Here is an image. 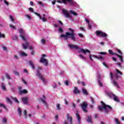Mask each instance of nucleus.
<instances>
[{
    "instance_id": "obj_32",
    "label": "nucleus",
    "mask_w": 124,
    "mask_h": 124,
    "mask_svg": "<svg viewBox=\"0 0 124 124\" xmlns=\"http://www.w3.org/2000/svg\"><path fill=\"white\" fill-rule=\"evenodd\" d=\"M56 108H57V110H60L61 109V105L60 104H57L56 105Z\"/></svg>"
},
{
    "instance_id": "obj_3",
    "label": "nucleus",
    "mask_w": 124,
    "mask_h": 124,
    "mask_svg": "<svg viewBox=\"0 0 124 124\" xmlns=\"http://www.w3.org/2000/svg\"><path fill=\"white\" fill-rule=\"evenodd\" d=\"M101 103L102 106H99L98 107L99 111L104 112L106 114H108L112 110V107L111 106L105 104L103 101H101Z\"/></svg>"
},
{
    "instance_id": "obj_7",
    "label": "nucleus",
    "mask_w": 124,
    "mask_h": 124,
    "mask_svg": "<svg viewBox=\"0 0 124 124\" xmlns=\"http://www.w3.org/2000/svg\"><path fill=\"white\" fill-rule=\"evenodd\" d=\"M40 70H42V68H41V67H38L36 75L37 77L39 78V79H40V80H42V81H43L44 84H46V80H45V78H44V77H43V76H42V74L40 73Z\"/></svg>"
},
{
    "instance_id": "obj_29",
    "label": "nucleus",
    "mask_w": 124,
    "mask_h": 124,
    "mask_svg": "<svg viewBox=\"0 0 124 124\" xmlns=\"http://www.w3.org/2000/svg\"><path fill=\"white\" fill-rule=\"evenodd\" d=\"M12 38L13 40H16V41L18 40V37L16 35H13L12 36Z\"/></svg>"
},
{
    "instance_id": "obj_55",
    "label": "nucleus",
    "mask_w": 124,
    "mask_h": 124,
    "mask_svg": "<svg viewBox=\"0 0 124 124\" xmlns=\"http://www.w3.org/2000/svg\"><path fill=\"white\" fill-rule=\"evenodd\" d=\"M23 72L25 73H27V74H29V71H28V70H27L26 69H24Z\"/></svg>"
},
{
    "instance_id": "obj_2",
    "label": "nucleus",
    "mask_w": 124,
    "mask_h": 124,
    "mask_svg": "<svg viewBox=\"0 0 124 124\" xmlns=\"http://www.w3.org/2000/svg\"><path fill=\"white\" fill-rule=\"evenodd\" d=\"M116 73L114 75H113V73L110 72V79L112 81V85L114 86V87L117 88V89H120V86H119L118 83H117V82H116V80H115L114 79L118 80V78H119V76H118V74H119V75H123V73H122V72L118 70V69H116Z\"/></svg>"
},
{
    "instance_id": "obj_1",
    "label": "nucleus",
    "mask_w": 124,
    "mask_h": 124,
    "mask_svg": "<svg viewBox=\"0 0 124 124\" xmlns=\"http://www.w3.org/2000/svg\"><path fill=\"white\" fill-rule=\"evenodd\" d=\"M68 31L69 32H66L65 34H61L60 37L61 38H64V40H68L70 38L72 41H77V38L76 37V34L74 33L75 31L71 28H69Z\"/></svg>"
},
{
    "instance_id": "obj_21",
    "label": "nucleus",
    "mask_w": 124,
    "mask_h": 124,
    "mask_svg": "<svg viewBox=\"0 0 124 124\" xmlns=\"http://www.w3.org/2000/svg\"><path fill=\"white\" fill-rule=\"evenodd\" d=\"M80 52H82L83 54H86V53H90V50L88 49H86L85 50L83 48L79 49Z\"/></svg>"
},
{
    "instance_id": "obj_42",
    "label": "nucleus",
    "mask_w": 124,
    "mask_h": 124,
    "mask_svg": "<svg viewBox=\"0 0 124 124\" xmlns=\"http://www.w3.org/2000/svg\"><path fill=\"white\" fill-rule=\"evenodd\" d=\"M0 107H3L4 109L6 108V106H5L4 104L1 103H0Z\"/></svg>"
},
{
    "instance_id": "obj_61",
    "label": "nucleus",
    "mask_w": 124,
    "mask_h": 124,
    "mask_svg": "<svg viewBox=\"0 0 124 124\" xmlns=\"http://www.w3.org/2000/svg\"><path fill=\"white\" fill-rule=\"evenodd\" d=\"M22 81H23L24 84H25V85H27V84H28V83H27V82H26V80H24V79H22Z\"/></svg>"
},
{
    "instance_id": "obj_37",
    "label": "nucleus",
    "mask_w": 124,
    "mask_h": 124,
    "mask_svg": "<svg viewBox=\"0 0 124 124\" xmlns=\"http://www.w3.org/2000/svg\"><path fill=\"white\" fill-rule=\"evenodd\" d=\"M118 57L120 59V60L122 62H124V60H123V56H120V55H118Z\"/></svg>"
},
{
    "instance_id": "obj_20",
    "label": "nucleus",
    "mask_w": 124,
    "mask_h": 124,
    "mask_svg": "<svg viewBox=\"0 0 124 124\" xmlns=\"http://www.w3.org/2000/svg\"><path fill=\"white\" fill-rule=\"evenodd\" d=\"M28 97H25L24 98H22V102L23 103V104H26V105H28Z\"/></svg>"
},
{
    "instance_id": "obj_30",
    "label": "nucleus",
    "mask_w": 124,
    "mask_h": 124,
    "mask_svg": "<svg viewBox=\"0 0 124 124\" xmlns=\"http://www.w3.org/2000/svg\"><path fill=\"white\" fill-rule=\"evenodd\" d=\"M20 54L21 56H22V57L27 56V54L24 51H20Z\"/></svg>"
},
{
    "instance_id": "obj_58",
    "label": "nucleus",
    "mask_w": 124,
    "mask_h": 124,
    "mask_svg": "<svg viewBox=\"0 0 124 124\" xmlns=\"http://www.w3.org/2000/svg\"><path fill=\"white\" fill-rule=\"evenodd\" d=\"M58 23H59V24H60V25H61V26H63V23H62V21H61V20H58Z\"/></svg>"
},
{
    "instance_id": "obj_46",
    "label": "nucleus",
    "mask_w": 124,
    "mask_h": 124,
    "mask_svg": "<svg viewBox=\"0 0 124 124\" xmlns=\"http://www.w3.org/2000/svg\"><path fill=\"white\" fill-rule=\"evenodd\" d=\"M2 48L3 50H4V51H7V48L6 47V46H2Z\"/></svg>"
},
{
    "instance_id": "obj_16",
    "label": "nucleus",
    "mask_w": 124,
    "mask_h": 124,
    "mask_svg": "<svg viewBox=\"0 0 124 124\" xmlns=\"http://www.w3.org/2000/svg\"><path fill=\"white\" fill-rule=\"evenodd\" d=\"M76 118L78 120V122L79 124H81V117H80V115H79V113H78V111H77V113L76 114Z\"/></svg>"
},
{
    "instance_id": "obj_11",
    "label": "nucleus",
    "mask_w": 124,
    "mask_h": 124,
    "mask_svg": "<svg viewBox=\"0 0 124 124\" xmlns=\"http://www.w3.org/2000/svg\"><path fill=\"white\" fill-rule=\"evenodd\" d=\"M95 33L98 36L104 37L105 39H107V36H108V34H107V33L100 31H96Z\"/></svg>"
},
{
    "instance_id": "obj_10",
    "label": "nucleus",
    "mask_w": 124,
    "mask_h": 124,
    "mask_svg": "<svg viewBox=\"0 0 124 124\" xmlns=\"http://www.w3.org/2000/svg\"><path fill=\"white\" fill-rule=\"evenodd\" d=\"M19 33H20V37H21V39L22 40H24V41H27L26 38L27 37V35H26V33L23 30V29H19Z\"/></svg>"
},
{
    "instance_id": "obj_51",
    "label": "nucleus",
    "mask_w": 124,
    "mask_h": 124,
    "mask_svg": "<svg viewBox=\"0 0 124 124\" xmlns=\"http://www.w3.org/2000/svg\"><path fill=\"white\" fill-rule=\"evenodd\" d=\"M14 74H15V75H16V76H19V72L15 71L14 72Z\"/></svg>"
},
{
    "instance_id": "obj_9",
    "label": "nucleus",
    "mask_w": 124,
    "mask_h": 124,
    "mask_svg": "<svg viewBox=\"0 0 124 124\" xmlns=\"http://www.w3.org/2000/svg\"><path fill=\"white\" fill-rule=\"evenodd\" d=\"M105 93L108 96V97H110V98L113 97L114 100H115V101L116 102H120V100H119V99H118V97L115 95V94H113V93L111 92L106 91Z\"/></svg>"
},
{
    "instance_id": "obj_24",
    "label": "nucleus",
    "mask_w": 124,
    "mask_h": 124,
    "mask_svg": "<svg viewBox=\"0 0 124 124\" xmlns=\"http://www.w3.org/2000/svg\"><path fill=\"white\" fill-rule=\"evenodd\" d=\"M1 88L2 90V91H4V92H5L6 91V86H5L4 83H1Z\"/></svg>"
},
{
    "instance_id": "obj_62",
    "label": "nucleus",
    "mask_w": 124,
    "mask_h": 124,
    "mask_svg": "<svg viewBox=\"0 0 124 124\" xmlns=\"http://www.w3.org/2000/svg\"><path fill=\"white\" fill-rule=\"evenodd\" d=\"M112 60L114 61V62H117V59L115 57H112Z\"/></svg>"
},
{
    "instance_id": "obj_4",
    "label": "nucleus",
    "mask_w": 124,
    "mask_h": 124,
    "mask_svg": "<svg viewBox=\"0 0 124 124\" xmlns=\"http://www.w3.org/2000/svg\"><path fill=\"white\" fill-rule=\"evenodd\" d=\"M62 14L66 18H71V16H70V14H71V15H73V16H77L78 15L77 13L72 10H70L69 12L65 9H62Z\"/></svg>"
},
{
    "instance_id": "obj_6",
    "label": "nucleus",
    "mask_w": 124,
    "mask_h": 124,
    "mask_svg": "<svg viewBox=\"0 0 124 124\" xmlns=\"http://www.w3.org/2000/svg\"><path fill=\"white\" fill-rule=\"evenodd\" d=\"M57 2H59V3H64V4H70V5H76V2H75L73 0H62L61 1L60 0H57Z\"/></svg>"
},
{
    "instance_id": "obj_53",
    "label": "nucleus",
    "mask_w": 124,
    "mask_h": 124,
    "mask_svg": "<svg viewBox=\"0 0 124 124\" xmlns=\"http://www.w3.org/2000/svg\"><path fill=\"white\" fill-rule=\"evenodd\" d=\"M10 19L11 20L12 22H14V18L12 16H10Z\"/></svg>"
},
{
    "instance_id": "obj_22",
    "label": "nucleus",
    "mask_w": 124,
    "mask_h": 124,
    "mask_svg": "<svg viewBox=\"0 0 124 124\" xmlns=\"http://www.w3.org/2000/svg\"><path fill=\"white\" fill-rule=\"evenodd\" d=\"M29 63L30 65H31L32 69H34V68H35V67H34V63H33V62H32V61L30 60L29 62Z\"/></svg>"
},
{
    "instance_id": "obj_13",
    "label": "nucleus",
    "mask_w": 124,
    "mask_h": 124,
    "mask_svg": "<svg viewBox=\"0 0 124 124\" xmlns=\"http://www.w3.org/2000/svg\"><path fill=\"white\" fill-rule=\"evenodd\" d=\"M42 102L44 104L45 106L46 107V108H48V104L47 103V102H46V97H45V96L43 95L42 98H40Z\"/></svg>"
},
{
    "instance_id": "obj_35",
    "label": "nucleus",
    "mask_w": 124,
    "mask_h": 124,
    "mask_svg": "<svg viewBox=\"0 0 124 124\" xmlns=\"http://www.w3.org/2000/svg\"><path fill=\"white\" fill-rule=\"evenodd\" d=\"M13 100L15 101V102L16 103H20V102L19 101V100H18V99H17V98H13Z\"/></svg>"
},
{
    "instance_id": "obj_17",
    "label": "nucleus",
    "mask_w": 124,
    "mask_h": 124,
    "mask_svg": "<svg viewBox=\"0 0 124 124\" xmlns=\"http://www.w3.org/2000/svg\"><path fill=\"white\" fill-rule=\"evenodd\" d=\"M73 93L74 94H77L78 93V94H80V91L78 90V88L76 87H74V90L73 91Z\"/></svg>"
},
{
    "instance_id": "obj_19",
    "label": "nucleus",
    "mask_w": 124,
    "mask_h": 124,
    "mask_svg": "<svg viewBox=\"0 0 124 124\" xmlns=\"http://www.w3.org/2000/svg\"><path fill=\"white\" fill-rule=\"evenodd\" d=\"M25 93H28V91L26 89L19 91V94L20 95L25 94Z\"/></svg>"
},
{
    "instance_id": "obj_25",
    "label": "nucleus",
    "mask_w": 124,
    "mask_h": 124,
    "mask_svg": "<svg viewBox=\"0 0 124 124\" xmlns=\"http://www.w3.org/2000/svg\"><path fill=\"white\" fill-rule=\"evenodd\" d=\"M17 112L20 117H21V115H22V110L20 107L17 108Z\"/></svg>"
},
{
    "instance_id": "obj_34",
    "label": "nucleus",
    "mask_w": 124,
    "mask_h": 124,
    "mask_svg": "<svg viewBox=\"0 0 124 124\" xmlns=\"http://www.w3.org/2000/svg\"><path fill=\"white\" fill-rule=\"evenodd\" d=\"M5 76L7 79H9V80H11V77H10V76L8 75L7 73L5 74Z\"/></svg>"
},
{
    "instance_id": "obj_36",
    "label": "nucleus",
    "mask_w": 124,
    "mask_h": 124,
    "mask_svg": "<svg viewBox=\"0 0 124 124\" xmlns=\"http://www.w3.org/2000/svg\"><path fill=\"white\" fill-rule=\"evenodd\" d=\"M2 122L3 123V124H6L7 122V119L5 118H3V119L2 120Z\"/></svg>"
},
{
    "instance_id": "obj_60",
    "label": "nucleus",
    "mask_w": 124,
    "mask_h": 124,
    "mask_svg": "<svg viewBox=\"0 0 124 124\" xmlns=\"http://www.w3.org/2000/svg\"><path fill=\"white\" fill-rule=\"evenodd\" d=\"M52 87L54 89H56V88H57V85L56 83H54V84L52 85Z\"/></svg>"
},
{
    "instance_id": "obj_8",
    "label": "nucleus",
    "mask_w": 124,
    "mask_h": 124,
    "mask_svg": "<svg viewBox=\"0 0 124 124\" xmlns=\"http://www.w3.org/2000/svg\"><path fill=\"white\" fill-rule=\"evenodd\" d=\"M30 44L27 42H26L25 44H22V46L23 47V49H24V50H26L28 47H29V48L30 50H31L32 51L31 52V55H34V51H33V47H32V46H29Z\"/></svg>"
},
{
    "instance_id": "obj_56",
    "label": "nucleus",
    "mask_w": 124,
    "mask_h": 124,
    "mask_svg": "<svg viewBox=\"0 0 124 124\" xmlns=\"http://www.w3.org/2000/svg\"><path fill=\"white\" fill-rule=\"evenodd\" d=\"M14 58L15 60H18L19 59V57L17 55H14Z\"/></svg>"
},
{
    "instance_id": "obj_59",
    "label": "nucleus",
    "mask_w": 124,
    "mask_h": 124,
    "mask_svg": "<svg viewBox=\"0 0 124 124\" xmlns=\"http://www.w3.org/2000/svg\"><path fill=\"white\" fill-rule=\"evenodd\" d=\"M78 36H79V37H83L84 36L83 35V34L82 33H78Z\"/></svg>"
},
{
    "instance_id": "obj_50",
    "label": "nucleus",
    "mask_w": 124,
    "mask_h": 124,
    "mask_svg": "<svg viewBox=\"0 0 124 124\" xmlns=\"http://www.w3.org/2000/svg\"><path fill=\"white\" fill-rule=\"evenodd\" d=\"M90 98H91V99L92 103L93 104H94V100H93V98L91 97Z\"/></svg>"
},
{
    "instance_id": "obj_40",
    "label": "nucleus",
    "mask_w": 124,
    "mask_h": 124,
    "mask_svg": "<svg viewBox=\"0 0 124 124\" xmlns=\"http://www.w3.org/2000/svg\"><path fill=\"white\" fill-rule=\"evenodd\" d=\"M4 37H5L4 34H2L1 32H0V38H4Z\"/></svg>"
},
{
    "instance_id": "obj_14",
    "label": "nucleus",
    "mask_w": 124,
    "mask_h": 124,
    "mask_svg": "<svg viewBox=\"0 0 124 124\" xmlns=\"http://www.w3.org/2000/svg\"><path fill=\"white\" fill-rule=\"evenodd\" d=\"M40 62H41L42 63H45V66H47L48 65V60L45 59L43 57L41 58Z\"/></svg>"
},
{
    "instance_id": "obj_41",
    "label": "nucleus",
    "mask_w": 124,
    "mask_h": 124,
    "mask_svg": "<svg viewBox=\"0 0 124 124\" xmlns=\"http://www.w3.org/2000/svg\"><path fill=\"white\" fill-rule=\"evenodd\" d=\"M98 85L99 86V87H103V85L102 84L101 81H100V80H98Z\"/></svg>"
},
{
    "instance_id": "obj_44",
    "label": "nucleus",
    "mask_w": 124,
    "mask_h": 124,
    "mask_svg": "<svg viewBox=\"0 0 124 124\" xmlns=\"http://www.w3.org/2000/svg\"><path fill=\"white\" fill-rule=\"evenodd\" d=\"M108 53L109 54H110V55H113V54L114 53V52H113V50H112L111 49L108 50Z\"/></svg>"
},
{
    "instance_id": "obj_33",
    "label": "nucleus",
    "mask_w": 124,
    "mask_h": 124,
    "mask_svg": "<svg viewBox=\"0 0 124 124\" xmlns=\"http://www.w3.org/2000/svg\"><path fill=\"white\" fill-rule=\"evenodd\" d=\"M38 3L42 6V7H44L45 6V4H44L42 1H38Z\"/></svg>"
},
{
    "instance_id": "obj_28",
    "label": "nucleus",
    "mask_w": 124,
    "mask_h": 124,
    "mask_svg": "<svg viewBox=\"0 0 124 124\" xmlns=\"http://www.w3.org/2000/svg\"><path fill=\"white\" fill-rule=\"evenodd\" d=\"M25 18H27V19H28V20H31V17L28 14H25Z\"/></svg>"
},
{
    "instance_id": "obj_39",
    "label": "nucleus",
    "mask_w": 124,
    "mask_h": 124,
    "mask_svg": "<svg viewBox=\"0 0 124 124\" xmlns=\"http://www.w3.org/2000/svg\"><path fill=\"white\" fill-rule=\"evenodd\" d=\"M79 58H80V59H82V60H86V58L84 57V56H83L82 54H79Z\"/></svg>"
},
{
    "instance_id": "obj_47",
    "label": "nucleus",
    "mask_w": 124,
    "mask_h": 124,
    "mask_svg": "<svg viewBox=\"0 0 124 124\" xmlns=\"http://www.w3.org/2000/svg\"><path fill=\"white\" fill-rule=\"evenodd\" d=\"M117 51L118 52V54H120V55H123V53H122V51H121V50H120V49H116Z\"/></svg>"
},
{
    "instance_id": "obj_15",
    "label": "nucleus",
    "mask_w": 124,
    "mask_h": 124,
    "mask_svg": "<svg viewBox=\"0 0 124 124\" xmlns=\"http://www.w3.org/2000/svg\"><path fill=\"white\" fill-rule=\"evenodd\" d=\"M85 20L88 24V28L90 30L92 29V24H93V21H90L88 18H85Z\"/></svg>"
},
{
    "instance_id": "obj_38",
    "label": "nucleus",
    "mask_w": 124,
    "mask_h": 124,
    "mask_svg": "<svg viewBox=\"0 0 124 124\" xmlns=\"http://www.w3.org/2000/svg\"><path fill=\"white\" fill-rule=\"evenodd\" d=\"M41 42L42 44L44 45V44H45V43L46 42V40H45V39H42L41 40Z\"/></svg>"
},
{
    "instance_id": "obj_49",
    "label": "nucleus",
    "mask_w": 124,
    "mask_h": 124,
    "mask_svg": "<svg viewBox=\"0 0 124 124\" xmlns=\"http://www.w3.org/2000/svg\"><path fill=\"white\" fill-rule=\"evenodd\" d=\"M100 55H107V53L104 52H100L99 53Z\"/></svg>"
},
{
    "instance_id": "obj_48",
    "label": "nucleus",
    "mask_w": 124,
    "mask_h": 124,
    "mask_svg": "<svg viewBox=\"0 0 124 124\" xmlns=\"http://www.w3.org/2000/svg\"><path fill=\"white\" fill-rule=\"evenodd\" d=\"M115 122L117 124H121V123H120V122H119V120H118V119L117 118L115 119Z\"/></svg>"
},
{
    "instance_id": "obj_12",
    "label": "nucleus",
    "mask_w": 124,
    "mask_h": 124,
    "mask_svg": "<svg viewBox=\"0 0 124 124\" xmlns=\"http://www.w3.org/2000/svg\"><path fill=\"white\" fill-rule=\"evenodd\" d=\"M81 107L82 110L84 111L85 113H87V112H88V110H87V107H88V104H87L86 102H84L82 104H81Z\"/></svg>"
},
{
    "instance_id": "obj_31",
    "label": "nucleus",
    "mask_w": 124,
    "mask_h": 124,
    "mask_svg": "<svg viewBox=\"0 0 124 124\" xmlns=\"http://www.w3.org/2000/svg\"><path fill=\"white\" fill-rule=\"evenodd\" d=\"M6 100L7 101V102H8V103H10V104H12V101L10 100V99H9V98L6 97Z\"/></svg>"
},
{
    "instance_id": "obj_27",
    "label": "nucleus",
    "mask_w": 124,
    "mask_h": 124,
    "mask_svg": "<svg viewBox=\"0 0 124 124\" xmlns=\"http://www.w3.org/2000/svg\"><path fill=\"white\" fill-rule=\"evenodd\" d=\"M82 92L83 94H85V95H88V92H87V90L86 89H82Z\"/></svg>"
},
{
    "instance_id": "obj_23",
    "label": "nucleus",
    "mask_w": 124,
    "mask_h": 124,
    "mask_svg": "<svg viewBox=\"0 0 124 124\" xmlns=\"http://www.w3.org/2000/svg\"><path fill=\"white\" fill-rule=\"evenodd\" d=\"M87 121L88 122V123L93 124V121H92V116L89 115L87 116Z\"/></svg>"
},
{
    "instance_id": "obj_64",
    "label": "nucleus",
    "mask_w": 124,
    "mask_h": 124,
    "mask_svg": "<svg viewBox=\"0 0 124 124\" xmlns=\"http://www.w3.org/2000/svg\"><path fill=\"white\" fill-rule=\"evenodd\" d=\"M56 0H54L52 1V4L54 5V4H56Z\"/></svg>"
},
{
    "instance_id": "obj_18",
    "label": "nucleus",
    "mask_w": 124,
    "mask_h": 124,
    "mask_svg": "<svg viewBox=\"0 0 124 124\" xmlns=\"http://www.w3.org/2000/svg\"><path fill=\"white\" fill-rule=\"evenodd\" d=\"M68 46H69V47L71 49H78L79 48L77 45L68 44Z\"/></svg>"
},
{
    "instance_id": "obj_54",
    "label": "nucleus",
    "mask_w": 124,
    "mask_h": 124,
    "mask_svg": "<svg viewBox=\"0 0 124 124\" xmlns=\"http://www.w3.org/2000/svg\"><path fill=\"white\" fill-rule=\"evenodd\" d=\"M79 30H80V31H86L85 30V28H84L83 27H80Z\"/></svg>"
},
{
    "instance_id": "obj_5",
    "label": "nucleus",
    "mask_w": 124,
    "mask_h": 124,
    "mask_svg": "<svg viewBox=\"0 0 124 124\" xmlns=\"http://www.w3.org/2000/svg\"><path fill=\"white\" fill-rule=\"evenodd\" d=\"M29 10L30 11H31V12H32V13H34L35 15H36L37 16H38L39 19H40V20H42V21H43V22H47V19L45 18V16H46L45 14L43 15V17H41V16H40V14L37 13V12H34L33 10V8L30 7L29 8Z\"/></svg>"
},
{
    "instance_id": "obj_26",
    "label": "nucleus",
    "mask_w": 124,
    "mask_h": 124,
    "mask_svg": "<svg viewBox=\"0 0 124 124\" xmlns=\"http://www.w3.org/2000/svg\"><path fill=\"white\" fill-rule=\"evenodd\" d=\"M58 31L60 33H62L63 32V30H62V28L61 26L59 27Z\"/></svg>"
},
{
    "instance_id": "obj_63",
    "label": "nucleus",
    "mask_w": 124,
    "mask_h": 124,
    "mask_svg": "<svg viewBox=\"0 0 124 124\" xmlns=\"http://www.w3.org/2000/svg\"><path fill=\"white\" fill-rule=\"evenodd\" d=\"M64 83H65V85H66V86H68V81H65Z\"/></svg>"
},
{
    "instance_id": "obj_52",
    "label": "nucleus",
    "mask_w": 124,
    "mask_h": 124,
    "mask_svg": "<svg viewBox=\"0 0 124 124\" xmlns=\"http://www.w3.org/2000/svg\"><path fill=\"white\" fill-rule=\"evenodd\" d=\"M24 116L25 117V119H27V110H25L24 111Z\"/></svg>"
},
{
    "instance_id": "obj_43",
    "label": "nucleus",
    "mask_w": 124,
    "mask_h": 124,
    "mask_svg": "<svg viewBox=\"0 0 124 124\" xmlns=\"http://www.w3.org/2000/svg\"><path fill=\"white\" fill-rule=\"evenodd\" d=\"M96 59H98V60H103V57L101 56L97 57V56H94Z\"/></svg>"
},
{
    "instance_id": "obj_45",
    "label": "nucleus",
    "mask_w": 124,
    "mask_h": 124,
    "mask_svg": "<svg viewBox=\"0 0 124 124\" xmlns=\"http://www.w3.org/2000/svg\"><path fill=\"white\" fill-rule=\"evenodd\" d=\"M10 27L11 29H12L13 30H16V28L15 27V26H14L12 25H10Z\"/></svg>"
},
{
    "instance_id": "obj_57",
    "label": "nucleus",
    "mask_w": 124,
    "mask_h": 124,
    "mask_svg": "<svg viewBox=\"0 0 124 124\" xmlns=\"http://www.w3.org/2000/svg\"><path fill=\"white\" fill-rule=\"evenodd\" d=\"M4 2L5 4H6V5H8V4H9V3L6 0H4Z\"/></svg>"
}]
</instances>
